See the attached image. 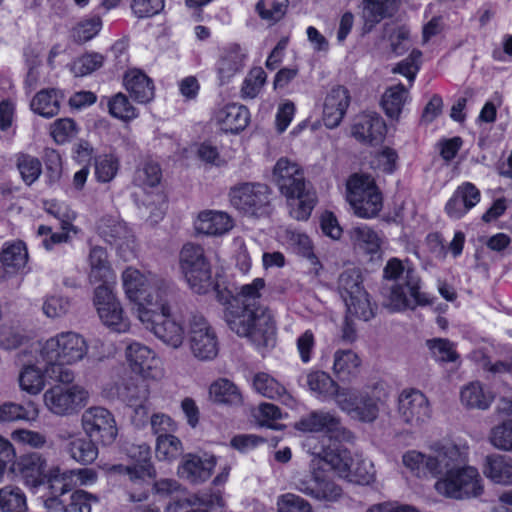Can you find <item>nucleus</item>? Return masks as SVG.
<instances>
[{
    "label": "nucleus",
    "instance_id": "obj_1",
    "mask_svg": "<svg viewBox=\"0 0 512 512\" xmlns=\"http://www.w3.org/2000/svg\"><path fill=\"white\" fill-rule=\"evenodd\" d=\"M264 286L262 278L243 285L225 311L229 328L238 336L247 337L257 346L273 345L276 334L271 313L259 302L260 291Z\"/></svg>",
    "mask_w": 512,
    "mask_h": 512
},
{
    "label": "nucleus",
    "instance_id": "obj_2",
    "mask_svg": "<svg viewBox=\"0 0 512 512\" xmlns=\"http://www.w3.org/2000/svg\"><path fill=\"white\" fill-rule=\"evenodd\" d=\"M296 428L303 432H325L330 441L329 445H313L314 438L307 440V446L315 456L313 463L323 461L330 466L340 477L348 478L352 472L354 458L351 453L337 442L348 441L352 433L346 429L340 417L326 411H313L300 419Z\"/></svg>",
    "mask_w": 512,
    "mask_h": 512
},
{
    "label": "nucleus",
    "instance_id": "obj_3",
    "mask_svg": "<svg viewBox=\"0 0 512 512\" xmlns=\"http://www.w3.org/2000/svg\"><path fill=\"white\" fill-rule=\"evenodd\" d=\"M88 353L86 340L78 333L61 332L49 338L40 349V361L44 372L52 380L63 384L72 383L75 374L67 365L81 361Z\"/></svg>",
    "mask_w": 512,
    "mask_h": 512
},
{
    "label": "nucleus",
    "instance_id": "obj_4",
    "mask_svg": "<svg viewBox=\"0 0 512 512\" xmlns=\"http://www.w3.org/2000/svg\"><path fill=\"white\" fill-rule=\"evenodd\" d=\"M273 179L288 201L290 215L296 220H307L317 198L306 182L299 164L287 158H280L274 166Z\"/></svg>",
    "mask_w": 512,
    "mask_h": 512
},
{
    "label": "nucleus",
    "instance_id": "obj_5",
    "mask_svg": "<svg viewBox=\"0 0 512 512\" xmlns=\"http://www.w3.org/2000/svg\"><path fill=\"white\" fill-rule=\"evenodd\" d=\"M383 277L397 281L386 296L385 305L391 311L413 310L417 306L430 304L427 294L420 291L421 280L416 271L410 267L405 268L399 259L392 258L387 262Z\"/></svg>",
    "mask_w": 512,
    "mask_h": 512
},
{
    "label": "nucleus",
    "instance_id": "obj_6",
    "mask_svg": "<svg viewBox=\"0 0 512 512\" xmlns=\"http://www.w3.org/2000/svg\"><path fill=\"white\" fill-rule=\"evenodd\" d=\"M467 461L465 448L442 441L430 445L427 453L412 450L403 455V464L418 476L442 477Z\"/></svg>",
    "mask_w": 512,
    "mask_h": 512
},
{
    "label": "nucleus",
    "instance_id": "obj_7",
    "mask_svg": "<svg viewBox=\"0 0 512 512\" xmlns=\"http://www.w3.org/2000/svg\"><path fill=\"white\" fill-rule=\"evenodd\" d=\"M122 282L127 298L136 304L137 317L142 308L153 307L158 299L165 300L172 296L171 286L164 279L132 267L124 270Z\"/></svg>",
    "mask_w": 512,
    "mask_h": 512
},
{
    "label": "nucleus",
    "instance_id": "obj_8",
    "mask_svg": "<svg viewBox=\"0 0 512 512\" xmlns=\"http://www.w3.org/2000/svg\"><path fill=\"white\" fill-rule=\"evenodd\" d=\"M170 297L159 300L153 307L142 308L138 319L144 327L151 331L165 345L178 349L185 339V329L181 323L170 315Z\"/></svg>",
    "mask_w": 512,
    "mask_h": 512
},
{
    "label": "nucleus",
    "instance_id": "obj_9",
    "mask_svg": "<svg viewBox=\"0 0 512 512\" xmlns=\"http://www.w3.org/2000/svg\"><path fill=\"white\" fill-rule=\"evenodd\" d=\"M434 488L439 495L455 500L476 498L484 491L479 471L466 463L439 477Z\"/></svg>",
    "mask_w": 512,
    "mask_h": 512
},
{
    "label": "nucleus",
    "instance_id": "obj_10",
    "mask_svg": "<svg viewBox=\"0 0 512 512\" xmlns=\"http://www.w3.org/2000/svg\"><path fill=\"white\" fill-rule=\"evenodd\" d=\"M180 269L191 290L197 294H206L214 286L211 264L202 246L185 244L179 256Z\"/></svg>",
    "mask_w": 512,
    "mask_h": 512
},
{
    "label": "nucleus",
    "instance_id": "obj_11",
    "mask_svg": "<svg viewBox=\"0 0 512 512\" xmlns=\"http://www.w3.org/2000/svg\"><path fill=\"white\" fill-rule=\"evenodd\" d=\"M380 404L381 396L377 386L362 390L346 387L337 393L338 408L360 422H374L378 418Z\"/></svg>",
    "mask_w": 512,
    "mask_h": 512
},
{
    "label": "nucleus",
    "instance_id": "obj_12",
    "mask_svg": "<svg viewBox=\"0 0 512 512\" xmlns=\"http://www.w3.org/2000/svg\"><path fill=\"white\" fill-rule=\"evenodd\" d=\"M346 198L354 214L360 218H373L383 206L382 194L373 178L368 175L354 174L346 184Z\"/></svg>",
    "mask_w": 512,
    "mask_h": 512
},
{
    "label": "nucleus",
    "instance_id": "obj_13",
    "mask_svg": "<svg viewBox=\"0 0 512 512\" xmlns=\"http://www.w3.org/2000/svg\"><path fill=\"white\" fill-rule=\"evenodd\" d=\"M188 347L192 356L200 362H209L218 356L217 333L202 315L193 314L189 319Z\"/></svg>",
    "mask_w": 512,
    "mask_h": 512
},
{
    "label": "nucleus",
    "instance_id": "obj_14",
    "mask_svg": "<svg viewBox=\"0 0 512 512\" xmlns=\"http://www.w3.org/2000/svg\"><path fill=\"white\" fill-rule=\"evenodd\" d=\"M47 409L57 416H70L86 406L89 392L81 385H54L43 395Z\"/></svg>",
    "mask_w": 512,
    "mask_h": 512
},
{
    "label": "nucleus",
    "instance_id": "obj_15",
    "mask_svg": "<svg viewBox=\"0 0 512 512\" xmlns=\"http://www.w3.org/2000/svg\"><path fill=\"white\" fill-rule=\"evenodd\" d=\"M85 434L103 446L112 445L118 436V426L112 412L102 406L86 409L81 416Z\"/></svg>",
    "mask_w": 512,
    "mask_h": 512
},
{
    "label": "nucleus",
    "instance_id": "obj_16",
    "mask_svg": "<svg viewBox=\"0 0 512 512\" xmlns=\"http://www.w3.org/2000/svg\"><path fill=\"white\" fill-rule=\"evenodd\" d=\"M93 304L101 322L112 331L125 333L130 329V321L124 315L120 301L113 294L111 286L98 285L94 290Z\"/></svg>",
    "mask_w": 512,
    "mask_h": 512
},
{
    "label": "nucleus",
    "instance_id": "obj_17",
    "mask_svg": "<svg viewBox=\"0 0 512 512\" xmlns=\"http://www.w3.org/2000/svg\"><path fill=\"white\" fill-rule=\"evenodd\" d=\"M399 421L410 429L420 428L431 418V407L428 398L418 389L402 390L397 400Z\"/></svg>",
    "mask_w": 512,
    "mask_h": 512
},
{
    "label": "nucleus",
    "instance_id": "obj_18",
    "mask_svg": "<svg viewBox=\"0 0 512 512\" xmlns=\"http://www.w3.org/2000/svg\"><path fill=\"white\" fill-rule=\"evenodd\" d=\"M270 189L261 183H243L230 190L231 204L244 214L259 216L269 205Z\"/></svg>",
    "mask_w": 512,
    "mask_h": 512
},
{
    "label": "nucleus",
    "instance_id": "obj_19",
    "mask_svg": "<svg viewBox=\"0 0 512 512\" xmlns=\"http://www.w3.org/2000/svg\"><path fill=\"white\" fill-rule=\"evenodd\" d=\"M127 456L134 462L133 465H114L111 470L117 473H125L129 480L142 486L147 479L154 478L155 469L151 465L150 447L146 443L131 444L126 448Z\"/></svg>",
    "mask_w": 512,
    "mask_h": 512
},
{
    "label": "nucleus",
    "instance_id": "obj_20",
    "mask_svg": "<svg viewBox=\"0 0 512 512\" xmlns=\"http://www.w3.org/2000/svg\"><path fill=\"white\" fill-rule=\"evenodd\" d=\"M65 485L61 487L58 496L49 497L44 501V507L48 512H91L92 504L98 503L97 495L85 490H75L67 494Z\"/></svg>",
    "mask_w": 512,
    "mask_h": 512
},
{
    "label": "nucleus",
    "instance_id": "obj_21",
    "mask_svg": "<svg viewBox=\"0 0 512 512\" xmlns=\"http://www.w3.org/2000/svg\"><path fill=\"white\" fill-rule=\"evenodd\" d=\"M349 104V91L343 86L333 87L326 95L323 105L324 125L329 129L339 126Z\"/></svg>",
    "mask_w": 512,
    "mask_h": 512
},
{
    "label": "nucleus",
    "instance_id": "obj_22",
    "mask_svg": "<svg viewBox=\"0 0 512 512\" xmlns=\"http://www.w3.org/2000/svg\"><path fill=\"white\" fill-rule=\"evenodd\" d=\"M386 125L377 113H363L359 115L353 126L352 135L360 142L378 144L385 136Z\"/></svg>",
    "mask_w": 512,
    "mask_h": 512
},
{
    "label": "nucleus",
    "instance_id": "obj_23",
    "mask_svg": "<svg viewBox=\"0 0 512 512\" xmlns=\"http://www.w3.org/2000/svg\"><path fill=\"white\" fill-rule=\"evenodd\" d=\"M479 201L480 191L478 188L470 182H465L455 190L448 200L445 211L450 218L460 219Z\"/></svg>",
    "mask_w": 512,
    "mask_h": 512
},
{
    "label": "nucleus",
    "instance_id": "obj_24",
    "mask_svg": "<svg viewBox=\"0 0 512 512\" xmlns=\"http://www.w3.org/2000/svg\"><path fill=\"white\" fill-rule=\"evenodd\" d=\"M123 85L137 103L146 104L154 99V83L140 69L134 68L126 71L123 76Z\"/></svg>",
    "mask_w": 512,
    "mask_h": 512
},
{
    "label": "nucleus",
    "instance_id": "obj_25",
    "mask_svg": "<svg viewBox=\"0 0 512 512\" xmlns=\"http://www.w3.org/2000/svg\"><path fill=\"white\" fill-rule=\"evenodd\" d=\"M2 268H0V282L5 279V274L14 275L24 273L28 263V252L21 241L6 244L0 254Z\"/></svg>",
    "mask_w": 512,
    "mask_h": 512
},
{
    "label": "nucleus",
    "instance_id": "obj_26",
    "mask_svg": "<svg viewBox=\"0 0 512 512\" xmlns=\"http://www.w3.org/2000/svg\"><path fill=\"white\" fill-rule=\"evenodd\" d=\"M215 464L213 456L203 459L197 455L188 454L183 458L178 474L190 483H202L210 478Z\"/></svg>",
    "mask_w": 512,
    "mask_h": 512
},
{
    "label": "nucleus",
    "instance_id": "obj_27",
    "mask_svg": "<svg viewBox=\"0 0 512 512\" xmlns=\"http://www.w3.org/2000/svg\"><path fill=\"white\" fill-rule=\"evenodd\" d=\"M89 262V282L91 284H106L111 286L116 280V275L108 260L107 251L100 246H94L90 249L88 255Z\"/></svg>",
    "mask_w": 512,
    "mask_h": 512
},
{
    "label": "nucleus",
    "instance_id": "obj_28",
    "mask_svg": "<svg viewBox=\"0 0 512 512\" xmlns=\"http://www.w3.org/2000/svg\"><path fill=\"white\" fill-rule=\"evenodd\" d=\"M98 233L106 242L122 249L124 246L132 248L134 236L126 224L113 217H103L98 224Z\"/></svg>",
    "mask_w": 512,
    "mask_h": 512
},
{
    "label": "nucleus",
    "instance_id": "obj_29",
    "mask_svg": "<svg viewBox=\"0 0 512 512\" xmlns=\"http://www.w3.org/2000/svg\"><path fill=\"white\" fill-rule=\"evenodd\" d=\"M215 119L224 132L238 133L248 125L250 114L245 106L232 103L220 108Z\"/></svg>",
    "mask_w": 512,
    "mask_h": 512
},
{
    "label": "nucleus",
    "instance_id": "obj_30",
    "mask_svg": "<svg viewBox=\"0 0 512 512\" xmlns=\"http://www.w3.org/2000/svg\"><path fill=\"white\" fill-rule=\"evenodd\" d=\"M245 53L237 44L229 45L221 52L217 73L221 84L228 83L244 67Z\"/></svg>",
    "mask_w": 512,
    "mask_h": 512
},
{
    "label": "nucleus",
    "instance_id": "obj_31",
    "mask_svg": "<svg viewBox=\"0 0 512 512\" xmlns=\"http://www.w3.org/2000/svg\"><path fill=\"white\" fill-rule=\"evenodd\" d=\"M46 468V459L38 453L22 456L14 466V470L19 472L25 483L32 487L42 484Z\"/></svg>",
    "mask_w": 512,
    "mask_h": 512
},
{
    "label": "nucleus",
    "instance_id": "obj_32",
    "mask_svg": "<svg viewBox=\"0 0 512 512\" xmlns=\"http://www.w3.org/2000/svg\"><path fill=\"white\" fill-rule=\"evenodd\" d=\"M233 227V220L231 217L221 211H203L198 215L195 222V229L198 233L211 236H220Z\"/></svg>",
    "mask_w": 512,
    "mask_h": 512
},
{
    "label": "nucleus",
    "instance_id": "obj_33",
    "mask_svg": "<svg viewBox=\"0 0 512 512\" xmlns=\"http://www.w3.org/2000/svg\"><path fill=\"white\" fill-rule=\"evenodd\" d=\"M484 475L495 484L512 486V457L488 455L483 465Z\"/></svg>",
    "mask_w": 512,
    "mask_h": 512
},
{
    "label": "nucleus",
    "instance_id": "obj_34",
    "mask_svg": "<svg viewBox=\"0 0 512 512\" xmlns=\"http://www.w3.org/2000/svg\"><path fill=\"white\" fill-rule=\"evenodd\" d=\"M396 8V0H362L363 29L370 32L384 18L390 17Z\"/></svg>",
    "mask_w": 512,
    "mask_h": 512
},
{
    "label": "nucleus",
    "instance_id": "obj_35",
    "mask_svg": "<svg viewBox=\"0 0 512 512\" xmlns=\"http://www.w3.org/2000/svg\"><path fill=\"white\" fill-rule=\"evenodd\" d=\"M494 400V395L480 381H472L460 390L461 404L468 409L486 410Z\"/></svg>",
    "mask_w": 512,
    "mask_h": 512
},
{
    "label": "nucleus",
    "instance_id": "obj_36",
    "mask_svg": "<svg viewBox=\"0 0 512 512\" xmlns=\"http://www.w3.org/2000/svg\"><path fill=\"white\" fill-rule=\"evenodd\" d=\"M126 358L131 369L143 377L150 376V370L156 362L155 353L139 342H133L127 346Z\"/></svg>",
    "mask_w": 512,
    "mask_h": 512
},
{
    "label": "nucleus",
    "instance_id": "obj_37",
    "mask_svg": "<svg viewBox=\"0 0 512 512\" xmlns=\"http://www.w3.org/2000/svg\"><path fill=\"white\" fill-rule=\"evenodd\" d=\"M254 389L264 397L279 399L286 405H293V397L285 387L267 373L260 372L253 377Z\"/></svg>",
    "mask_w": 512,
    "mask_h": 512
},
{
    "label": "nucleus",
    "instance_id": "obj_38",
    "mask_svg": "<svg viewBox=\"0 0 512 512\" xmlns=\"http://www.w3.org/2000/svg\"><path fill=\"white\" fill-rule=\"evenodd\" d=\"M210 398L218 404L239 406L243 402L239 388L227 378H219L209 387Z\"/></svg>",
    "mask_w": 512,
    "mask_h": 512
},
{
    "label": "nucleus",
    "instance_id": "obj_39",
    "mask_svg": "<svg viewBox=\"0 0 512 512\" xmlns=\"http://www.w3.org/2000/svg\"><path fill=\"white\" fill-rule=\"evenodd\" d=\"M62 95L56 89H43L32 99V111L42 117L52 118L60 111Z\"/></svg>",
    "mask_w": 512,
    "mask_h": 512
},
{
    "label": "nucleus",
    "instance_id": "obj_40",
    "mask_svg": "<svg viewBox=\"0 0 512 512\" xmlns=\"http://www.w3.org/2000/svg\"><path fill=\"white\" fill-rule=\"evenodd\" d=\"M351 240L355 247L367 254H377L381 247L378 233L367 225L356 226L350 231Z\"/></svg>",
    "mask_w": 512,
    "mask_h": 512
},
{
    "label": "nucleus",
    "instance_id": "obj_41",
    "mask_svg": "<svg viewBox=\"0 0 512 512\" xmlns=\"http://www.w3.org/2000/svg\"><path fill=\"white\" fill-rule=\"evenodd\" d=\"M96 441L88 437L75 438L67 445V452L75 461L87 465L94 462L98 456Z\"/></svg>",
    "mask_w": 512,
    "mask_h": 512
},
{
    "label": "nucleus",
    "instance_id": "obj_42",
    "mask_svg": "<svg viewBox=\"0 0 512 512\" xmlns=\"http://www.w3.org/2000/svg\"><path fill=\"white\" fill-rule=\"evenodd\" d=\"M408 90L402 84L388 88L382 97V106L388 117L398 119L407 100Z\"/></svg>",
    "mask_w": 512,
    "mask_h": 512
},
{
    "label": "nucleus",
    "instance_id": "obj_43",
    "mask_svg": "<svg viewBox=\"0 0 512 512\" xmlns=\"http://www.w3.org/2000/svg\"><path fill=\"white\" fill-rule=\"evenodd\" d=\"M307 385L309 389L324 397H333L337 404V393L343 390L329 374L323 371H314L307 375Z\"/></svg>",
    "mask_w": 512,
    "mask_h": 512
},
{
    "label": "nucleus",
    "instance_id": "obj_44",
    "mask_svg": "<svg viewBox=\"0 0 512 512\" xmlns=\"http://www.w3.org/2000/svg\"><path fill=\"white\" fill-rule=\"evenodd\" d=\"M360 364V358L352 350H337L334 353L333 371L342 380L355 375Z\"/></svg>",
    "mask_w": 512,
    "mask_h": 512
},
{
    "label": "nucleus",
    "instance_id": "obj_45",
    "mask_svg": "<svg viewBox=\"0 0 512 512\" xmlns=\"http://www.w3.org/2000/svg\"><path fill=\"white\" fill-rule=\"evenodd\" d=\"M136 394L133 393L131 388H128L129 396L128 401L130 407L134 409V415L132 416L133 421L137 425L144 424L148 419L149 408L146 405L148 398V389L144 380H141L135 386Z\"/></svg>",
    "mask_w": 512,
    "mask_h": 512
},
{
    "label": "nucleus",
    "instance_id": "obj_46",
    "mask_svg": "<svg viewBox=\"0 0 512 512\" xmlns=\"http://www.w3.org/2000/svg\"><path fill=\"white\" fill-rule=\"evenodd\" d=\"M107 106L109 114L122 121H131L139 115L138 109L133 106L128 96L122 92L110 97Z\"/></svg>",
    "mask_w": 512,
    "mask_h": 512
},
{
    "label": "nucleus",
    "instance_id": "obj_47",
    "mask_svg": "<svg viewBox=\"0 0 512 512\" xmlns=\"http://www.w3.org/2000/svg\"><path fill=\"white\" fill-rule=\"evenodd\" d=\"M384 33L396 55H402L410 48V31L406 26L386 24Z\"/></svg>",
    "mask_w": 512,
    "mask_h": 512
},
{
    "label": "nucleus",
    "instance_id": "obj_48",
    "mask_svg": "<svg viewBox=\"0 0 512 512\" xmlns=\"http://www.w3.org/2000/svg\"><path fill=\"white\" fill-rule=\"evenodd\" d=\"M0 509L3 512L26 510V496L23 491L12 485H8L0 489Z\"/></svg>",
    "mask_w": 512,
    "mask_h": 512
},
{
    "label": "nucleus",
    "instance_id": "obj_49",
    "mask_svg": "<svg viewBox=\"0 0 512 512\" xmlns=\"http://www.w3.org/2000/svg\"><path fill=\"white\" fill-rule=\"evenodd\" d=\"M338 289L344 301L364 292L360 272L356 269L342 272L338 278Z\"/></svg>",
    "mask_w": 512,
    "mask_h": 512
},
{
    "label": "nucleus",
    "instance_id": "obj_50",
    "mask_svg": "<svg viewBox=\"0 0 512 512\" xmlns=\"http://www.w3.org/2000/svg\"><path fill=\"white\" fill-rule=\"evenodd\" d=\"M18 380L20 388L32 395L40 393L45 386L42 371L34 365L25 366L21 370Z\"/></svg>",
    "mask_w": 512,
    "mask_h": 512
},
{
    "label": "nucleus",
    "instance_id": "obj_51",
    "mask_svg": "<svg viewBox=\"0 0 512 512\" xmlns=\"http://www.w3.org/2000/svg\"><path fill=\"white\" fill-rule=\"evenodd\" d=\"M426 345L432 358L440 363L455 362L459 354L455 349L454 343L448 339L434 338L426 341Z\"/></svg>",
    "mask_w": 512,
    "mask_h": 512
},
{
    "label": "nucleus",
    "instance_id": "obj_52",
    "mask_svg": "<svg viewBox=\"0 0 512 512\" xmlns=\"http://www.w3.org/2000/svg\"><path fill=\"white\" fill-rule=\"evenodd\" d=\"M161 177L160 166L156 162L146 161L135 171L133 181L139 187L148 188L157 186Z\"/></svg>",
    "mask_w": 512,
    "mask_h": 512
},
{
    "label": "nucleus",
    "instance_id": "obj_53",
    "mask_svg": "<svg viewBox=\"0 0 512 512\" xmlns=\"http://www.w3.org/2000/svg\"><path fill=\"white\" fill-rule=\"evenodd\" d=\"M347 307V313L364 321L374 317V307L372 306L369 295L366 291L348 298L344 301Z\"/></svg>",
    "mask_w": 512,
    "mask_h": 512
},
{
    "label": "nucleus",
    "instance_id": "obj_54",
    "mask_svg": "<svg viewBox=\"0 0 512 512\" xmlns=\"http://www.w3.org/2000/svg\"><path fill=\"white\" fill-rule=\"evenodd\" d=\"M94 167L97 181L108 183L115 178L119 170V160L112 154L99 155L95 158Z\"/></svg>",
    "mask_w": 512,
    "mask_h": 512
},
{
    "label": "nucleus",
    "instance_id": "obj_55",
    "mask_svg": "<svg viewBox=\"0 0 512 512\" xmlns=\"http://www.w3.org/2000/svg\"><path fill=\"white\" fill-rule=\"evenodd\" d=\"M36 416L37 411L32 403H30L28 407L12 402L0 404V423L30 420Z\"/></svg>",
    "mask_w": 512,
    "mask_h": 512
},
{
    "label": "nucleus",
    "instance_id": "obj_56",
    "mask_svg": "<svg viewBox=\"0 0 512 512\" xmlns=\"http://www.w3.org/2000/svg\"><path fill=\"white\" fill-rule=\"evenodd\" d=\"M182 453L181 441L171 435H159L156 443V456L159 460L172 461Z\"/></svg>",
    "mask_w": 512,
    "mask_h": 512
},
{
    "label": "nucleus",
    "instance_id": "obj_57",
    "mask_svg": "<svg viewBox=\"0 0 512 512\" xmlns=\"http://www.w3.org/2000/svg\"><path fill=\"white\" fill-rule=\"evenodd\" d=\"M17 167L23 181L28 185L34 183L42 172L41 162L36 157L26 154L18 157Z\"/></svg>",
    "mask_w": 512,
    "mask_h": 512
},
{
    "label": "nucleus",
    "instance_id": "obj_58",
    "mask_svg": "<svg viewBox=\"0 0 512 512\" xmlns=\"http://www.w3.org/2000/svg\"><path fill=\"white\" fill-rule=\"evenodd\" d=\"M491 444L503 451H512V420L495 426L490 433Z\"/></svg>",
    "mask_w": 512,
    "mask_h": 512
},
{
    "label": "nucleus",
    "instance_id": "obj_59",
    "mask_svg": "<svg viewBox=\"0 0 512 512\" xmlns=\"http://www.w3.org/2000/svg\"><path fill=\"white\" fill-rule=\"evenodd\" d=\"M266 81V73L265 71L260 68H253L247 77L244 79L242 88H241V96L243 98H255L261 88L263 87L264 83Z\"/></svg>",
    "mask_w": 512,
    "mask_h": 512
},
{
    "label": "nucleus",
    "instance_id": "obj_60",
    "mask_svg": "<svg viewBox=\"0 0 512 512\" xmlns=\"http://www.w3.org/2000/svg\"><path fill=\"white\" fill-rule=\"evenodd\" d=\"M104 56L97 52H90L79 57L73 64V72L76 76L88 75L104 64Z\"/></svg>",
    "mask_w": 512,
    "mask_h": 512
},
{
    "label": "nucleus",
    "instance_id": "obj_61",
    "mask_svg": "<svg viewBox=\"0 0 512 512\" xmlns=\"http://www.w3.org/2000/svg\"><path fill=\"white\" fill-rule=\"evenodd\" d=\"M353 458L354 464L349 478H351V480L354 479L360 484L371 483L375 477V468L373 463L362 455H356Z\"/></svg>",
    "mask_w": 512,
    "mask_h": 512
},
{
    "label": "nucleus",
    "instance_id": "obj_62",
    "mask_svg": "<svg viewBox=\"0 0 512 512\" xmlns=\"http://www.w3.org/2000/svg\"><path fill=\"white\" fill-rule=\"evenodd\" d=\"M50 134L56 143L64 144L76 136L77 127L70 118L58 119L51 124Z\"/></svg>",
    "mask_w": 512,
    "mask_h": 512
},
{
    "label": "nucleus",
    "instance_id": "obj_63",
    "mask_svg": "<svg viewBox=\"0 0 512 512\" xmlns=\"http://www.w3.org/2000/svg\"><path fill=\"white\" fill-rule=\"evenodd\" d=\"M278 512H313L311 504L302 497L286 493L277 499Z\"/></svg>",
    "mask_w": 512,
    "mask_h": 512
},
{
    "label": "nucleus",
    "instance_id": "obj_64",
    "mask_svg": "<svg viewBox=\"0 0 512 512\" xmlns=\"http://www.w3.org/2000/svg\"><path fill=\"white\" fill-rule=\"evenodd\" d=\"M70 300L60 295L47 296L42 305V311L48 318H59L68 313Z\"/></svg>",
    "mask_w": 512,
    "mask_h": 512
}]
</instances>
